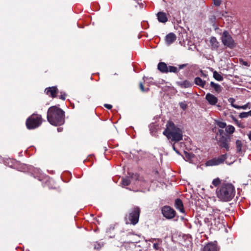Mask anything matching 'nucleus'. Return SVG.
I'll return each mask as SVG.
<instances>
[{
    "label": "nucleus",
    "mask_w": 251,
    "mask_h": 251,
    "mask_svg": "<svg viewBox=\"0 0 251 251\" xmlns=\"http://www.w3.org/2000/svg\"><path fill=\"white\" fill-rule=\"evenodd\" d=\"M235 194V189L232 184L223 181L216 190V195L219 199L223 201H231Z\"/></svg>",
    "instance_id": "obj_1"
},
{
    "label": "nucleus",
    "mask_w": 251,
    "mask_h": 251,
    "mask_svg": "<svg viewBox=\"0 0 251 251\" xmlns=\"http://www.w3.org/2000/svg\"><path fill=\"white\" fill-rule=\"evenodd\" d=\"M47 118L51 125L61 126L65 123V112L59 107L52 106L49 108Z\"/></svg>",
    "instance_id": "obj_2"
},
{
    "label": "nucleus",
    "mask_w": 251,
    "mask_h": 251,
    "mask_svg": "<svg viewBox=\"0 0 251 251\" xmlns=\"http://www.w3.org/2000/svg\"><path fill=\"white\" fill-rule=\"evenodd\" d=\"M168 139L172 141L178 142L182 139L181 130L176 127L171 121H168L166 125V128L163 132Z\"/></svg>",
    "instance_id": "obj_3"
},
{
    "label": "nucleus",
    "mask_w": 251,
    "mask_h": 251,
    "mask_svg": "<svg viewBox=\"0 0 251 251\" xmlns=\"http://www.w3.org/2000/svg\"><path fill=\"white\" fill-rule=\"evenodd\" d=\"M43 122L42 116L33 114L26 121V126L28 129H33L40 126Z\"/></svg>",
    "instance_id": "obj_4"
},
{
    "label": "nucleus",
    "mask_w": 251,
    "mask_h": 251,
    "mask_svg": "<svg viewBox=\"0 0 251 251\" xmlns=\"http://www.w3.org/2000/svg\"><path fill=\"white\" fill-rule=\"evenodd\" d=\"M213 215H210L209 218L204 219L205 222L210 220V224L220 228L223 226V216L220 215V210L217 209H213Z\"/></svg>",
    "instance_id": "obj_5"
},
{
    "label": "nucleus",
    "mask_w": 251,
    "mask_h": 251,
    "mask_svg": "<svg viewBox=\"0 0 251 251\" xmlns=\"http://www.w3.org/2000/svg\"><path fill=\"white\" fill-rule=\"evenodd\" d=\"M221 40L223 44L229 48L232 49L235 47V43L229 32L226 30L222 34Z\"/></svg>",
    "instance_id": "obj_6"
},
{
    "label": "nucleus",
    "mask_w": 251,
    "mask_h": 251,
    "mask_svg": "<svg viewBox=\"0 0 251 251\" xmlns=\"http://www.w3.org/2000/svg\"><path fill=\"white\" fill-rule=\"evenodd\" d=\"M140 213V209L139 207L135 206L131 209L128 217L131 224L135 225L138 223Z\"/></svg>",
    "instance_id": "obj_7"
},
{
    "label": "nucleus",
    "mask_w": 251,
    "mask_h": 251,
    "mask_svg": "<svg viewBox=\"0 0 251 251\" xmlns=\"http://www.w3.org/2000/svg\"><path fill=\"white\" fill-rule=\"evenodd\" d=\"M231 141L230 138L228 136H222L219 137L217 139V143L221 148H224L226 151H228L230 149L229 143Z\"/></svg>",
    "instance_id": "obj_8"
},
{
    "label": "nucleus",
    "mask_w": 251,
    "mask_h": 251,
    "mask_svg": "<svg viewBox=\"0 0 251 251\" xmlns=\"http://www.w3.org/2000/svg\"><path fill=\"white\" fill-rule=\"evenodd\" d=\"M226 158V154H223L217 158H215L211 160L207 161L206 163V166H209L218 165L220 164L223 163Z\"/></svg>",
    "instance_id": "obj_9"
},
{
    "label": "nucleus",
    "mask_w": 251,
    "mask_h": 251,
    "mask_svg": "<svg viewBox=\"0 0 251 251\" xmlns=\"http://www.w3.org/2000/svg\"><path fill=\"white\" fill-rule=\"evenodd\" d=\"M163 215L167 219H171L175 217L176 211L169 206H164L161 210Z\"/></svg>",
    "instance_id": "obj_10"
},
{
    "label": "nucleus",
    "mask_w": 251,
    "mask_h": 251,
    "mask_svg": "<svg viewBox=\"0 0 251 251\" xmlns=\"http://www.w3.org/2000/svg\"><path fill=\"white\" fill-rule=\"evenodd\" d=\"M128 176H126V186L131 183H135L136 181H138L139 176L137 174L128 173Z\"/></svg>",
    "instance_id": "obj_11"
},
{
    "label": "nucleus",
    "mask_w": 251,
    "mask_h": 251,
    "mask_svg": "<svg viewBox=\"0 0 251 251\" xmlns=\"http://www.w3.org/2000/svg\"><path fill=\"white\" fill-rule=\"evenodd\" d=\"M205 100L209 104L214 106L218 103V99L214 95L211 93H207L205 96Z\"/></svg>",
    "instance_id": "obj_12"
},
{
    "label": "nucleus",
    "mask_w": 251,
    "mask_h": 251,
    "mask_svg": "<svg viewBox=\"0 0 251 251\" xmlns=\"http://www.w3.org/2000/svg\"><path fill=\"white\" fill-rule=\"evenodd\" d=\"M45 91L47 95L53 98L56 97L58 90L56 86H52L47 88Z\"/></svg>",
    "instance_id": "obj_13"
},
{
    "label": "nucleus",
    "mask_w": 251,
    "mask_h": 251,
    "mask_svg": "<svg viewBox=\"0 0 251 251\" xmlns=\"http://www.w3.org/2000/svg\"><path fill=\"white\" fill-rule=\"evenodd\" d=\"M176 40V36L173 33H170L167 34L165 39V43L168 46L173 44Z\"/></svg>",
    "instance_id": "obj_14"
},
{
    "label": "nucleus",
    "mask_w": 251,
    "mask_h": 251,
    "mask_svg": "<svg viewBox=\"0 0 251 251\" xmlns=\"http://www.w3.org/2000/svg\"><path fill=\"white\" fill-rule=\"evenodd\" d=\"M175 206L176 208L179 210L180 212L184 213L183 203L180 199H177L175 200Z\"/></svg>",
    "instance_id": "obj_15"
},
{
    "label": "nucleus",
    "mask_w": 251,
    "mask_h": 251,
    "mask_svg": "<svg viewBox=\"0 0 251 251\" xmlns=\"http://www.w3.org/2000/svg\"><path fill=\"white\" fill-rule=\"evenodd\" d=\"M168 66L164 62H159L157 65L158 70L162 73H168Z\"/></svg>",
    "instance_id": "obj_16"
},
{
    "label": "nucleus",
    "mask_w": 251,
    "mask_h": 251,
    "mask_svg": "<svg viewBox=\"0 0 251 251\" xmlns=\"http://www.w3.org/2000/svg\"><path fill=\"white\" fill-rule=\"evenodd\" d=\"M176 84L182 88H187L192 86V83L187 80L183 81H178L176 82Z\"/></svg>",
    "instance_id": "obj_17"
},
{
    "label": "nucleus",
    "mask_w": 251,
    "mask_h": 251,
    "mask_svg": "<svg viewBox=\"0 0 251 251\" xmlns=\"http://www.w3.org/2000/svg\"><path fill=\"white\" fill-rule=\"evenodd\" d=\"M202 251H217V245L215 243H209L204 246Z\"/></svg>",
    "instance_id": "obj_18"
},
{
    "label": "nucleus",
    "mask_w": 251,
    "mask_h": 251,
    "mask_svg": "<svg viewBox=\"0 0 251 251\" xmlns=\"http://www.w3.org/2000/svg\"><path fill=\"white\" fill-rule=\"evenodd\" d=\"M210 44L211 49L213 50H217L219 46V43L215 37H211L210 39Z\"/></svg>",
    "instance_id": "obj_19"
},
{
    "label": "nucleus",
    "mask_w": 251,
    "mask_h": 251,
    "mask_svg": "<svg viewBox=\"0 0 251 251\" xmlns=\"http://www.w3.org/2000/svg\"><path fill=\"white\" fill-rule=\"evenodd\" d=\"M157 16L158 20L160 22L164 23L168 21V18L167 17L166 14L164 12H159L157 14Z\"/></svg>",
    "instance_id": "obj_20"
},
{
    "label": "nucleus",
    "mask_w": 251,
    "mask_h": 251,
    "mask_svg": "<svg viewBox=\"0 0 251 251\" xmlns=\"http://www.w3.org/2000/svg\"><path fill=\"white\" fill-rule=\"evenodd\" d=\"M150 242H154L156 241V243H154L153 245V249L155 250H158L159 249V246L162 242V240L160 238H151L150 240Z\"/></svg>",
    "instance_id": "obj_21"
},
{
    "label": "nucleus",
    "mask_w": 251,
    "mask_h": 251,
    "mask_svg": "<svg viewBox=\"0 0 251 251\" xmlns=\"http://www.w3.org/2000/svg\"><path fill=\"white\" fill-rule=\"evenodd\" d=\"M194 82L196 84L202 88H204L206 84V81L202 80V79L199 77H196L195 78Z\"/></svg>",
    "instance_id": "obj_22"
},
{
    "label": "nucleus",
    "mask_w": 251,
    "mask_h": 251,
    "mask_svg": "<svg viewBox=\"0 0 251 251\" xmlns=\"http://www.w3.org/2000/svg\"><path fill=\"white\" fill-rule=\"evenodd\" d=\"M210 86L214 89L215 91L217 93H220L222 90V87L218 84L215 83L214 82H211Z\"/></svg>",
    "instance_id": "obj_23"
},
{
    "label": "nucleus",
    "mask_w": 251,
    "mask_h": 251,
    "mask_svg": "<svg viewBox=\"0 0 251 251\" xmlns=\"http://www.w3.org/2000/svg\"><path fill=\"white\" fill-rule=\"evenodd\" d=\"M243 147V142L241 140H237L236 141V148L237 152L240 153L242 152V148Z\"/></svg>",
    "instance_id": "obj_24"
},
{
    "label": "nucleus",
    "mask_w": 251,
    "mask_h": 251,
    "mask_svg": "<svg viewBox=\"0 0 251 251\" xmlns=\"http://www.w3.org/2000/svg\"><path fill=\"white\" fill-rule=\"evenodd\" d=\"M226 133L231 134L233 133L235 131V127L231 126V125H228L227 126H226Z\"/></svg>",
    "instance_id": "obj_25"
},
{
    "label": "nucleus",
    "mask_w": 251,
    "mask_h": 251,
    "mask_svg": "<svg viewBox=\"0 0 251 251\" xmlns=\"http://www.w3.org/2000/svg\"><path fill=\"white\" fill-rule=\"evenodd\" d=\"M213 77L218 81H222L223 80V77L216 71L213 72Z\"/></svg>",
    "instance_id": "obj_26"
},
{
    "label": "nucleus",
    "mask_w": 251,
    "mask_h": 251,
    "mask_svg": "<svg viewBox=\"0 0 251 251\" xmlns=\"http://www.w3.org/2000/svg\"><path fill=\"white\" fill-rule=\"evenodd\" d=\"M239 116L240 118H246L249 116L251 117V110L249 112H243L241 113Z\"/></svg>",
    "instance_id": "obj_27"
},
{
    "label": "nucleus",
    "mask_w": 251,
    "mask_h": 251,
    "mask_svg": "<svg viewBox=\"0 0 251 251\" xmlns=\"http://www.w3.org/2000/svg\"><path fill=\"white\" fill-rule=\"evenodd\" d=\"M179 71V69L176 67L172 66H168V73H177Z\"/></svg>",
    "instance_id": "obj_28"
},
{
    "label": "nucleus",
    "mask_w": 251,
    "mask_h": 251,
    "mask_svg": "<svg viewBox=\"0 0 251 251\" xmlns=\"http://www.w3.org/2000/svg\"><path fill=\"white\" fill-rule=\"evenodd\" d=\"M215 123L219 127L222 129L225 128L226 126V123L222 121H216Z\"/></svg>",
    "instance_id": "obj_29"
},
{
    "label": "nucleus",
    "mask_w": 251,
    "mask_h": 251,
    "mask_svg": "<svg viewBox=\"0 0 251 251\" xmlns=\"http://www.w3.org/2000/svg\"><path fill=\"white\" fill-rule=\"evenodd\" d=\"M228 101L230 103L233 107L239 109V105L234 104L235 100L234 98H230L228 99Z\"/></svg>",
    "instance_id": "obj_30"
},
{
    "label": "nucleus",
    "mask_w": 251,
    "mask_h": 251,
    "mask_svg": "<svg viewBox=\"0 0 251 251\" xmlns=\"http://www.w3.org/2000/svg\"><path fill=\"white\" fill-rule=\"evenodd\" d=\"M222 183L223 182H222L221 179L218 177L214 179L212 181V184L215 187L218 186L219 185H221Z\"/></svg>",
    "instance_id": "obj_31"
},
{
    "label": "nucleus",
    "mask_w": 251,
    "mask_h": 251,
    "mask_svg": "<svg viewBox=\"0 0 251 251\" xmlns=\"http://www.w3.org/2000/svg\"><path fill=\"white\" fill-rule=\"evenodd\" d=\"M119 185L122 187L123 188H125L126 186V179L124 177H122L121 178L119 182Z\"/></svg>",
    "instance_id": "obj_32"
},
{
    "label": "nucleus",
    "mask_w": 251,
    "mask_h": 251,
    "mask_svg": "<svg viewBox=\"0 0 251 251\" xmlns=\"http://www.w3.org/2000/svg\"><path fill=\"white\" fill-rule=\"evenodd\" d=\"M139 87L140 90L143 92H148L149 90V88L148 87L147 88H145L144 87L143 84L142 82L140 83Z\"/></svg>",
    "instance_id": "obj_33"
},
{
    "label": "nucleus",
    "mask_w": 251,
    "mask_h": 251,
    "mask_svg": "<svg viewBox=\"0 0 251 251\" xmlns=\"http://www.w3.org/2000/svg\"><path fill=\"white\" fill-rule=\"evenodd\" d=\"M94 249L97 250H100L101 247V246L100 244L99 243H95L94 244Z\"/></svg>",
    "instance_id": "obj_34"
},
{
    "label": "nucleus",
    "mask_w": 251,
    "mask_h": 251,
    "mask_svg": "<svg viewBox=\"0 0 251 251\" xmlns=\"http://www.w3.org/2000/svg\"><path fill=\"white\" fill-rule=\"evenodd\" d=\"M215 20H216V18L214 16H212L209 18V20L211 22V23L213 25H215Z\"/></svg>",
    "instance_id": "obj_35"
},
{
    "label": "nucleus",
    "mask_w": 251,
    "mask_h": 251,
    "mask_svg": "<svg viewBox=\"0 0 251 251\" xmlns=\"http://www.w3.org/2000/svg\"><path fill=\"white\" fill-rule=\"evenodd\" d=\"M213 3L216 6H219L221 3V0H213Z\"/></svg>",
    "instance_id": "obj_36"
},
{
    "label": "nucleus",
    "mask_w": 251,
    "mask_h": 251,
    "mask_svg": "<svg viewBox=\"0 0 251 251\" xmlns=\"http://www.w3.org/2000/svg\"><path fill=\"white\" fill-rule=\"evenodd\" d=\"M66 95L65 93H61L60 95L59 96V98L62 100H65L66 99Z\"/></svg>",
    "instance_id": "obj_37"
},
{
    "label": "nucleus",
    "mask_w": 251,
    "mask_h": 251,
    "mask_svg": "<svg viewBox=\"0 0 251 251\" xmlns=\"http://www.w3.org/2000/svg\"><path fill=\"white\" fill-rule=\"evenodd\" d=\"M179 105H180V107L182 109H183V110H185L187 107V105L184 102H180L179 103Z\"/></svg>",
    "instance_id": "obj_38"
},
{
    "label": "nucleus",
    "mask_w": 251,
    "mask_h": 251,
    "mask_svg": "<svg viewBox=\"0 0 251 251\" xmlns=\"http://www.w3.org/2000/svg\"><path fill=\"white\" fill-rule=\"evenodd\" d=\"M240 62L243 65H244L246 66H249V64H248V62L244 61L243 59L240 60Z\"/></svg>",
    "instance_id": "obj_39"
},
{
    "label": "nucleus",
    "mask_w": 251,
    "mask_h": 251,
    "mask_svg": "<svg viewBox=\"0 0 251 251\" xmlns=\"http://www.w3.org/2000/svg\"><path fill=\"white\" fill-rule=\"evenodd\" d=\"M248 106H249V103L245 104L243 106H239V109H246L248 107Z\"/></svg>",
    "instance_id": "obj_40"
},
{
    "label": "nucleus",
    "mask_w": 251,
    "mask_h": 251,
    "mask_svg": "<svg viewBox=\"0 0 251 251\" xmlns=\"http://www.w3.org/2000/svg\"><path fill=\"white\" fill-rule=\"evenodd\" d=\"M104 106L108 109H111L112 108V105L109 104H104Z\"/></svg>",
    "instance_id": "obj_41"
},
{
    "label": "nucleus",
    "mask_w": 251,
    "mask_h": 251,
    "mask_svg": "<svg viewBox=\"0 0 251 251\" xmlns=\"http://www.w3.org/2000/svg\"><path fill=\"white\" fill-rule=\"evenodd\" d=\"M219 134V137H222V136H225L224 135V130L223 129H219L218 131Z\"/></svg>",
    "instance_id": "obj_42"
},
{
    "label": "nucleus",
    "mask_w": 251,
    "mask_h": 251,
    "mask_svg": "<svg viewBox=\"0 0 251 251\" xmlns=\"http://www.w3.org/2000/svg\"><path fill=\"white\" fill-rule=\"evenodd\" d=\"M131 3L134 5L135 7H137L138 5L139 4V3L137 2V1H136V0H133L132 1H131Z\"/></svg>",
    "instance_id": "obj_43"
},
{
    "label": "nucleus",
    "mask_w": 251,
    "mask_h": 251,
    "mask_svg": "<svg viewBox=\"0 0 251 251\" xmlns=\"http://www.w3.org/2000/svg\"><path fill=\"white\" fill-rule=\"evenodd\" d=\"M186 66V64L180 65H179V67H178V69H179V71L180 70L183 69Z\"/></svg>",
    "instance_id": "obj_44"
},
{
    "label": "nucleus",
    "mask_w": 251,
    "mask_h": 251,
    "mask_svg": "<svg viewBox=\"0 0 251 251\" xmlns=\"http://www.w3.org/2000/svg\"><path fill=\"white\" fill-rule=\"evenodd\" d=\"M201 76L203 77V78H206L207 77V75L203 73L202 71H201Z\"/></svg>",
    "instance_id": "obj_45"
},
{
    "label": "nucleus",
    "mask_w": 251,
    "mask_h": 251,
    "mask_svg": "<svg viewBox=\"0 0 251 251\" xmlns=\"http://www.w3.org/2000/svg\"><path fill=\"white\" fill-rule=\"evenodd\" d=\"M233 119L234 120V121L236 122V123L237 124V125L238 126H240V125H239V122L237 120H236L235 118H233Z\"/></svg>",
    "instance_id": "obj_46"
},
{
    "label": "nucleus",
    "mask_w": 251,
    "mask_h": 251,
    "mask_svg": "<svg viewBox=\"0 0 251 251\" xmlns=\"http://www.w3.org/2000/svg\"><path fill=\"white\" fill-rule=\"evenodd\" d=\"M173 148L174 150V151H176V152L177 153L179 154V151H178L177 150H176V148H175V146H174V145H173Z\"/></svg>",
    "instance_id": "obj_47"
},
{
    "label": "nucleus",
    "mask_w": 251,
    "mask_h": 251,
    "mask_svg": "<svg viewBox=\"0 0 251 251\" xmlns=\"http://www.w3.org/2000/svg\"><path fill=\"white\" fill-rule=\"evenodd\" d=\"M249 138L250 140H251V131L250 132V133L249 134Z\"/></svg>",
    "instance_id": "obj_48"
},
{
    "label": "nucleus",
    "mask_w": 251,
    "mask_h": 251,
    "mask_svg": "<svg viewBox=\"0 0 251 251\" xmlns=\"http://www.w3.org/2000/svg\"><path fill=\"white\" fill-rule=\"evenodd\" d=\"M125 162L123 163V168H125V164H124Z\"/></svg>",
    "instance_id": "obj_49"
}]
</instances>
